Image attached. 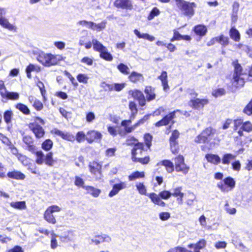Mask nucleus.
<instances>
[{"label":"nucleus","mask_w":252,"mask_h":252,"mask_svg":"<svg viewBox=\"0 0 252 252\" xmlns=\"http://www.w3.org/2000/svg\"><path fill=\"white\" fill-rule=\"evenodd\" d=\"M33 53L37 55L36 59L38 62L46 67L56 65L64 60L63 56L59 54L46 53L37 50L33 51Z\"/></svg>","instance_id":"obj_1"},{"label":"nucleus","mask_w":252,"mask_h":252,"mask_svg":"<svg viewBox=\"0 0 252 252\" xmlns=\"http://www.w3.org/2000/svg\"><path fill=\"white\" fill-rule=\"evenodd\" d=\"M207 244L206 241L202 239L195 244H190L188 247L189 249H193V251L188 250L185 248L178 246L170 249L167 252H200V250L204 249Z\"/></svg>","instance_id":"obj_2"},{"label":"nucleus","mask_w":252,"mask_h":252,"mask_svg":"<svg viewBox=\"0 0 252 252\" xmlns=\"http://www.w3.org/2000/svg\"><path fill=\"white\" fill-rule=\"evenodd\" d=\"M176 1L177 7L185 15L191 17L194 15V8L196 7L195 3L184 0H176Z\"/></svg>","instance_id":"obj_3"},{"label":"nucleus","mask_w":252,"mask_h":252,"mask_svg":"<svg viewBox=\"0 0 252 252\" xmlns=\"http://www.w3.org/2000/svg\"><path fill=\"white\" fill-rule=\"evenodd\" d=\"M34 153L35 155V161L38 165H42L45 163L48 166H52L56 162V160L53 158L52 152L48 153L46 156L41 151H35Z\"/></svg>","instance_id":"obj_4"},{"label":"nucleus","mask_w":252,"mask_h":252,"mask_svg":"<svg viewBox=\"0 0 252 252\" xmlns=\"http://www.w3.org/2000/svg\"><path fill=\"white\" fill-rule=\"evenodd\" d=\"M234 129L238 131L240 136L243 135V131L250 132L252 131V124L249 121L244 122L241 119H238L234 121Z\"/></svg>","instance_id":"obj_5"},{"label":"nucleus","mask_w":252,"mask_h":252,"mask_svg":"<svg viewBox=\"0 0 252 252\" xmlns=\"http://www.w3.org/2000/svg\"><path fill=\"white\" fill-rule=\"evenodd\" d=\"M234 67V73L232 80V85L236 87H242L244 86L245 81L243 78L241 77L242 75V68L241 66L237 62L233 63Z\"/></svg>","instance_id":"obj_6"},{"label":"nucleus","mask_w":252,"mask_h":252,"mask_svg":"<svg viewBox=\"0 0 252 252\" xmlns=\"http://www.w3.org/2000/svg\"><path fill=\"white\" fill-rule=\"evenodd\" d=\"M215 134V129L211 127H207L195 138V141L198 143L209 142L214 137Z\"/></svg>","instance_id":"obj_7"},{"label":"nucleus","mask_w":252,"mask_h":252,"mask_svg":"<svg viewBox=\"0 0 252 252\" xmlns=\"http://www.w3.org/2000/svg\"><path fill=\"white\" fill-rule=\"evenodd\" d=\"M217 186L221 191L227 192L234 188L235 181L232 178L228 177L218 183Z\"/></svg>","instance_id":"obj_8"},{"label":"nucleus","mask_w":252,"mask_h":252,"mask_svg":"<svg viewBox=\"0 0 252 252\" xmlns=\"http://www.w3.org/2000/svg\"><path fill=\"white\" fill-rule=\"evenodd\" d=\"M175 168L177 172H181L186 174L189 171V167L185 163L183 156L179 155L174 158Z\"/></svg>","instance_id":"obj_9"},{"label":"nucleus","mask_w":252,"mask_h":252,"mask_svg":"<svg viewBox=\"0 0 252 252\" xmlns=\"http://www.w3.org/2000/svg\"><path fill=\"white\" fill-rule=\"evenodd\" d=\"M150 115L145 116L142 119L140 120L136 124L131 126H128V125L131 123V121L129 120H124L122 122L121 125L125 127V131L129 133L133 131L136 127L140 126L141 124H143L146 121H147Z\"/></svg>","instance_id":"obj_10"},{"label":"nucleus","mask_w":252,"mask_h":252,"mask_svg":"<svg viewBox=\"0 0 252 252\" xmlns=\"http://www.w3.org/2000/svg\"><path fill=\"white\" fill-rule=\"evenodd\" d=\"M91 173L93 174L96 180L101 179V165L96 161L90 162L89 165Z\"/></svg>","instance_id":"obj_11"},{"label":"nucleus","mask_w":252,"mask_h":252,"mask_svg":"<svg viewBox=\"0 0 252 252\" xmlns=\"http://www.w3.org/2000/svg\"><path fill=\"white\" fill-rule=\"evenodd\" d=\"M208 103V100L207 99L196 98L191 99L189 103L190 106L195 109H201Z\"/></svg>","instance_id":"obj_12"},{"label":"nucleus","mask_w":252,"mask_h":252,"mask_svg":"<svg viewBox=\"0 0 252 252\" xmlns=\"http://www.w3.org/2000/svg\"><path fill=\"white\" fill-rule=\"evenodd\" d=\"M29 128L37 138H40L44 135L45 131L44 129L36 123H30Z\"/></svg>","instance_id":"obj_13"},{"label":"nucleus","mask_w":252,"mask_h":252,"mask_svg":"<svg viewBox=\"0 0 252 252\" xmlns=\"http://www.w3.org/2000/svg\"><path fill=\"white\" fill-rule=\"evenodd\" d=\"M129 94L135 99H137L141 106H144L146 104V99L143 93L137 90H130Z\"/></svg>","instance_id":"obj_14"},{"label":"nucleus","mask_w":252,"mask_h":252,"mask_svg":"<svg viewBox=\"0 0 252 252\" xmlns=\"http://www.w3.org/2000/svg\"><path fill=\"white\" fill-rule=\"evenodd\" d=\"M102 137V135L100 132L92 130L87 132L86 140L88 143H92L95 140H100Z\"/></svg>","instance_id":"obj_15"},{"label":"nucleus","mask_w":252,"mask_h":252,"mask_svg":"<svg viewBox=\"0 0 252 252\" xmlns=\"http://www.w3.org/2000/svg\"><path fill=\"white\" fill-rule=\"evenodd\" d=\"M115 7L127 10H131L133 6L130 0H115L114 2Z\"/></svg>","instance_id":"obj_16"},{"label":"nucleus","mask_w":252,"mask_h":252,"mask_svg":"<svg viewBox=\"0 0 252 252\" xmlns=\"http://www.w3.org/2000/svg\"><path fill=\"white\" fill-rule=\"evenodd\" d=\"M23 141L27 145V149L32 153L36 151V147L33 145L32 138L29 135H25L23 137Z\"/></svg>","instance_id":"obj_17"},{"label":"nucleus","mask_w":252,"mask_h":252,"mask_svg":"<svg viewBox=\"0 0 252 252\" xmlns=\"http://www.w3.org/2000/svg\"><path fill=\"white\" fill-rule=\"evenodd\" d=\"M126 188V184L125 182H121L119 183L116 184L113 186L112 190L109 193V197H113L117 194L119 192Z\"/></svg>","instance_id":"obj_18"},{"label":"nucleus","mask_w":252,"mask_h":252,"mask_svg":"<svg viewBox=\"0 0 252 252\" xmlns=\"http://www.w3.org/2000/svg\"><path fill=\"white\" fill-rule=\"evenodd\" d=\"M182 188L181 187H178L174 188L172 193V196L177 198L176 201L179 204H182L183 203V198L184 193L182 191Z\"/></svg>","instance_id":"obj_19"},{"label":"nucleus","mask_w":252,"mask_h":252,"mask_svg":"<svg viewBox=\"0 0 252 252\" xmlns=\"http://www.w3.org/2000/svg\"><path fill=\"white\" fill-rule=\"evenodd\" d=\"M147 196L151 199V201L155 205L161 207L165 206V203L161 200L159 194H157L155 193H150L147 194Z\"/></svg>","instance_id":"obj_20"},{"label":"nucleus","mask_w":252,"mask_h":252,"mask_svg":"<svg viewBox=\"0 0 252 252\" xmlns=\"http://www.w3.org/2000/svg\"><path fill=\"white\" fill-rule=\"evenodd\" d=\"M175 112H172L169 115L165 116L161 120L155 124V126L159 127L163 126H166L170 123L174 118Z\"/></svg>","instance_id":"obj_21"},{"label":"nucleus","mask_w":252,"mask_h":252,"mask_svg":"<svg viewBox=\"0 0 252 252\" xmlns=\"http://www.w3.org/2000/svg\"><path fill=\"white\" fill-rule=\"evenodd\" d=\"M157 166L162 165L165 167L166 171L169 173H171L174 171V166L172 162L169 160H163L158 162Z\"/></svg>","instance_id":"obj_22"},{"label":"nucleus","mask_w":252,"mask_h":252,"mask_svg":"<svg viewBox=\"0 0 252 252\" xmlns=\"http://www.w3.org/2000/svg\"><path fill=\"white\" fill-rule=\"evenodd\" d=\"M205 158L208 162L214 165H218L221 161L220 157L215 154H207L205 155Z\"/></svg>","instance_id":"obj_23"},{"label":"nucleus","mask_w":252,"mask_h":252,"mask_svg":"<svg viewBox=\"0 0 252 252\" xmlns=\"http://www.w3.org/2000/svg\"><path fill=\"white\" fill-rule=\"evenodd\" d=\"M143 149V145L142 143H138L135 145L134 147L132 150V159L133 161H136L137 159L136 156L141 154Z\"/></svg>","instance_id":"obj_24"},{"label":"nucleus","mask_w":252,"mask_h":252,"mask_svg":"<svg viewBox=\"0 0 252 252\" xmlns=\"http://www.w3.org/2000/svg\"><path fill=\"white\" fill-rule=\"evenodd\" d=\"M0 25L10 31L16 32L17 30L16 27L10 24L8 20L4 17L0 20Z\"/></svg>","instance_id":"obj_25"},{"label":"nucleus","mask_w":252,"mask_h":252,"mask_svg":"<svg viewBox=\"0 0 252 252\" xmlns=\"http://www.w3.org/2000/svg\"><path fill=\"white\" fill-rule=\"evenodd\" d=\"M41 71V67L38 65H35L33 64H30L26 68V72L27 73V77L29 78H31L32 72H39Z\"/></svg>","instance_id":"obj_26"},{"label":"nucleus","mask_w":252,"mask_h":252,"mask_svg":"<svg viewBox=\"0 0 252 252\" xmlns=\"http://www.w3.org/2000/svg\"><path fill=\"white\" fill-rule=\"evenodd\" d=\"M10 206L17 210H23L27 209V205L25 201H12L10 203Z\"/></svg>","instance_id":"obj_27"},{"label":"nucleus","mask_w":252,"mask_h":252,"mask_svg":"<svg viewBox=\"0 0 252 252\" xmlns=\"http://www.w3.org/2000/svg\"><path fill=\"white\" fill-rule=\"evenodd\" d=\"M144 92L146 94V98L148 101L155 99L156 94L155 93V89L151 86L146 87Z\"/></svg>","instance_id":"obj_28"},{"label":"nucleus","mask_w":252,"mask_h":252,"mask_svg":"<svg viewBox=\"0 0 252 252\" xmlns=\"http://www.w3.org/2000/svg\"><path fill=\"white\" fill-rule=\"evenodd\" d=\"M134 34L139 38L146 39L149 41H153L155 39V37L151 35L146 33H141L138 30H134Z\"/></svg>","instance_id":"obj_29"},{"label":"nucleus","mask_w":252,"mask_h":252,"mask_svg":"<svg viewBox=\"0 0 252 252\" xmlns=\"http://www.w3.org/2000/svg\"><path fill=\"white\" fill-rule=\"evenodd\" d=\"M84 189L87 191V193L91 194L94 197H97L101 192L100 189L92 186H86L84 187Z\"/></svg>","instance_id":"obj_30"},{"label":"nucleus","mask_w":252,"mask_h":252,"mask_svg":"<svg viewBox=\"0 0 252 252\" xmlns=\"http://www.w3.org/2000/svg\"><path fill=\"white\" fill-rule=\"evenodd\" d=\"M158 78L161 81L164 91H167L169 88L168 85L167 72L165 71H162Z\"/></svg>","instance_id":"obj_31"},{"label":"nucleus","mask_w":252,"mask_h":252,"mask_svg":"<svg viewBox=\"0 0 252 252\" xmlns=\"http://www.w3.org/2000/svg\"><path fill=\"white\" fill-rule=\"evenodd\" d=\"M193 31L197 35L203 36L206 34L207 29L204 25H198L194 27Z\"/></svg>","instance_id":"obj_32"},{"label":"nucleus","mask_w":252,"mask_h":252,"mask_svg":"<svg viewBox=\"0 0 252 252\" xmlns=\"http://www.w3.org/2000/svg\"><path fill=\"white\" fill-rule=\"evenodd\" d=\"M7 176L9 178L16 180H24L25 178V175L23 173L17 171L8 172Z\"/></svg>","instance_id":"obj_33"},{"label":"nucleus","mask_w":252,"mask_h":252,"mask_svg":"<svg viewBox=\"0 0 252 252\" xmlns=\"http://www.w3.org/2000/svg\"><path fill=\"white\" fill-rule=\"evenodd\" d=\"M130 81L136 83L138 81H143L144 77L142 74L133 71L128 77Z\"/></svg>","instance_id":"obj_34"},{"label":"nucleus","mask_w":252,"mask_h":252,"mask_svg":"<svg viewBox=\"0 0 252 252\" xmlns=\"http://www.w3.org/2000/svg\"><path fill=\"white\" fill-rule=\"evenodd\" d=\"M106 26V21H102L98 24L92 22L91 29L97 32H100L105 29Z\"/></svg>","instance_id":"obj_35"},{"label":"nucleus","mask_w":252,"mask_h":252,"mask_svg":"<svg viewBox=\"0 0 252 252\" xmlns=\"http://www.w3.org/2000/svg\"><path fill=\"white\" fill-rule=\"evenodd\" d=\"M229 35L232 39L236 42H239L241 36L239 31L235 28H232L229 31Z\"/></svg>","instance_id":"obj_36"},{"label":"nucleus","mask_w":252,"mask_h":252,"mask_svg":"<svg viewBox=\"0 0 252 252\" xmlns=\"http://www.w3.org/2000/svg\"><path fill=\"white\" fill-rule=\"evenodd\" d=\"M92 43L94 50L99 53L104 50L106 48V47L103 46L100 42L96 39H92Z\"/></svg>","instance_id":"obj_37"},{"label":"nucleus","mask_w":252,"mask_h":252,"mask_svg":"<svg viewBox=\"0 0 252 252\" xmlns=\"http://www.w3.org/2000/svg\"><path fill=\"white\" fill-rule=\"evenodd\" d=\"M44 218L49 223L52 224H55L56 223V220L53 215V213H51L47 209L44 213Z\"/></svg>","instance_id":"obj_38"},{"label":"nucleus","mask_w":252,"mask_h":252,"mask_svg":"<svg viewBox=\"0 0 252 252\" xmlns=\"http://www.w3.org/2000/svg\"><path fill=\"white\" fill-rule=\"evenodd\" d=\"M145 177L144 172L135 171L128 176V180L130 181L138 179L143 178Z\"/></svg>","instance_id":"obj_39"},{"label":"nucleus","mask_w":252,"mask_h":252,"mask_svg":"<svg viewBox=\"0 0 252 252\" xmlns=\"http://www.w3.org/2000/svg\"><path fill=\"white\" fill-rule=\"evenodd\" d=\"M2 97L11 100H18L19 98V94L16 92H9L7 91Z\"/></svg>","instance_id":"obj_40"},{"label":"nucleus","mask_w":252,"mask_h":252,"mask_svg":"<svg viewBox=\"0 0 252 252\" xmlns=\"http://www.w3.org/2000/svg\"><path fill=\"white\" fill-rule=\"evenodd\" d=\"M100 57L103 59L109 62L112 61L113 59L112 55L108 52V49L106 47L100 53Z\"/></svg>","instance_id":"obj_41"},{"label":"nucleus","mask_w":252,"mask_h":252,"mask_svg":"<svg viewBox=\"0 0 252 252\" xmlns=\"http://www.w3.org/2000/svg\"><path fill=\"white\" fill-rule=\"evenodd\" d=\"M135 186L139 194L147 196V188L143 183H137Z\"/></svg>","instance_id":"obj_42"},{"label":"nucleus","mask_w":252,"mask_h":252,"mask_svg":"<svg viewBox=\"0 0 252 252\" xmlns=\"http://www.w3.org/2000/svg\"><path fill=\"white\" fill-rule=\"evenodd\" d=\"M15 107L20 111L22 112L25 115H29L30 114V110L28 107L25 104L22 103H18L16 105Z\"/></svg>","instance_id":"obj_43"},{"label":"nucleus","mask_w":252,"mask_h":252,"mask_svg":"<svg viewBox=\"0 0 252 252\" xmlns=\"http://www.w3.org/2000/svg\"><path fill=\"white\" fill-rule=\"evenodd\" d=\"M73 232L71 231H68L64 232L63 235L61 236V239L62 241L67 242L68 241L72 240L73 238Z\"/></svg>","instance_id":"obj_44"},{"label":"nucleus","mask_w":252,"mask_h":252,"mask_svg":"<svg viewBox=\"0 0 252 252\" xmlns=\"http://www.w3.org/2000/svg\"><path fill=\"white\" fill-rule=\"evenodd\" d=\"M235 157V156L231 154H225L222 157V163L223 164L228 165L230 163V161L232 159H234Z\"/></svg>","instance_id":"obj_45"},{"label":"nucleus","mask_w":252,"mask_h":252,"mask_svg":"<svg viewBox=\"0 0 252 252\" xmlns=\"http://www.w3.org/2000/svg\"><path fill=\"white\" fill-rule=\"evenodd\" d=\"M129 108L131 111V119H134L135 115L137 113V109L136 107V105L134 102L130 101L129 103Z\"/></svg>","instance_id":"obj_46"},{"label":"nucleus","mask_w":252,"mask_h":252,"mask_svg":"<svg viewBox=\"0 0 252 252\" xmlns=\"http://www.w3.org/2000/svg\"><path fill=\"white\" fill-rule=\"evenodd\" d=\"M18 159L24 166H28L30 164V159L26 156L21 154L17 155Z\"/></svg>","instance_id":"obj_47"},{"label":"nucleus","mask_w":252,"mask_h":252,"mask_svg":"<svg viewBox=\"0 0 252 252\" xmlns=\"http://www.w3.org/2000/svg\"><path fill=\"white\" fill-rule=\"evenodd\" d=\"M76 78L79 82L83 84H87L89 79V77L87 74L82 73L79 74Z\"/></svg>","instance_id":"obj_48"},{"label":"nucleus","mask_w":252,"mask_h":252,"mask_svg":"<svg viewBox=\"0 0 252 252\" xmlns=\"http://www.w3.org/2000/svg\"><path fill=\"white\" fill-rule=\"evenodd\" d=\"M13 115V114L11 111L7 110L4 112L3 115L4 120L7 124L11 123Z\"/></svg>","instance_id":"obj_49"},{"label":"nucleus","mask_w":252,"mask_h":252,"mask_svg":"<svg viewBox=\"0 0 252 252\" xmlns=\"http://www.w3.org/2000/svg\"><path fill=\"white\" fill-rule=\"evenodd\" d=\"M117 68L119 70L124 74L127 75L129 73V68L127 65L123 63H120L118 65Z\"/></svg>","instance_id":"obj_50"},{"label":"nucleus","mask_w":252,"mask_h":252,"mask_svg":"<svg viewBox=\"0 0 252 252\" xmlns=\"http://www.w3.org/2000/svg\"><path fill=\"white\" fill-rule=\"evenodd\" d=\"M199 222L200 224L203 228H206L208 230L211 229V226L207 225L206 219L204 215H202L199 218Z\"/></svg>","instance_id":"obj_51"},{"label":"nucleus","mask_w":252,"mask_h":252,"mask_svg":"<svg viewBox=\"0 0 252 252\" xmlns=\"http://www.w3.org/2000/svg\"><path fill=\"white\" fill-rule=\"evenodd\" d=\"M53 146V142L50 139L46 140L42 144V148L45 151L50 150Z\"/></svg>","instance_id":"obj_52"},{"label":"nucleus","mask_w":252,"mask_h":252,"mask_svg":"<svg viewBox=\"0 0 252 252\" xmlns=\"http://www.w3.org/2000/svg\"><path fill=\"white\" fill-rule=\"evenodd\" d=\"M51 247L52 249H55L58 247V242L56 239L57 235L54 233L53 231L51 232Z\"/></svg>","instance_id":"obj_53"},{"label":"nucleus","mask_w":252,"mask_h":252,"mask_svg":"<svg viewBox=\"0 0 252 252\" xmlns=\"http://www.w3.org/2000/svg\"><path fill=\"white\" fill-rule=\"evenodd\" d=\"M179 136V133L177 130H174L172 133V135L170 138V144L174 145L176 143H177L176 140L178 138Z\"/></svg>","instance_id":"obj_54"},{"label":"nucleus","mask_w":252,"mask_h":252,"mask_svg":"<svg viewBox=\"0 0 252 252\" xmlns=\"http://www.w3.org/2000/svg\"><path fill=\"white\" fill-rule=\"evenodd\" d=\"M125 86L126 83H124L112 84L113 91L117 92L121 91L125 87Z\"/></svg>","instance_id":"obj_55"},{"label":"nucleus","mask_w":252,"mask_h":252,"mask_svg":"<svg viewBox=\"0 0 252 252\" xmlns=\"http://www.w3.org/2000/svg\"><path fill=\"white\" fill-rule=\"evenodd\" d=\"M159 13L160 12L158 9L157 7L154 8L148 17V20H151L155 18V17L158 15L159 14Z\"/></svg>","instance_id":"obj_56"},{"label":"nucleus","mask_w":252,"mask_h":252,"mask_svg":"<svg viewBox=\"0 0 252 252\" xmlns=\"http://www.w3.org/2000/svg\"><path fill=\"white\" fill-rule=\"evenodd\" d=\"M218 37V42L220 43L222 45L225 46L228 44L229 39L227 37H225L223 35Z\"/></svg>","instance_id":"obj_57"},{"label":"nucleus","mask_w":252,"mask_h":252,"mask_svg":"<svg viewBox=\"0 0 252 252\" xmlns=\"http://www.w3.org/2000/svg\"><path fill=\"white\" fill-rule=\"evenodd\" d=\"M161 199L167 200L172 196V193L168 190H163L159 193Z\"/></svg>","instance_id":"obj_58"},{"label":"nucleus","mask_w":252,"mask_h":252,"mask_svg":"<svg viewBox=\"0 0 252 252\" xmlns=\"http://www.w3.org/2000/svg\"><path fill=\"white\" fill-rule=\"evenodd\" d=\"M74 184L78 187H82L84 188V187H85L84 186V181L83 179L79 176L75 177Z\"/></svg>","instance_id":"obj_59"},{"label":"nucleus","mask_w":252,"mask_h":252,"mask_svg":"<svg viewBox=\"0 0 252 252\" xmlns=\"http://www.w3.org/2000/svg\"><path fill=\"white\" fill-rule=\"evenodd\" d=\"M224 209L226 213L230 215H234L236 213V209L235 208L230 207L227 202H226Z\"/></svg>","instance_id":"obj_60"},{"label":"nucleus","mask_w":252,"mask_h":252,"mask_svg":"<svg viewBox=\"0 0 252 252\" xmlns=\"http://www.w3.org/2000/svg\"><path fill=\"white\" fill-rule=\"evenodd\" d=\"M189 198L186 201V203L189 206H191L193 205L194 200L195 199V195L192 193H189L188 195Z\"/></svg>","instance_id":"obj_61"},{"label":"nucleus","mask_w":252,"mask_h":252,"mask_svg":"<svg viewBox=\"0 0 252 252\" xmlns=\"http://www.w3.org/2000/svg\"><path fill=\"white\" fill-rule=\"evenodd\" d=\"M86 138V135L83 131L77 132L76 136V139L78 142H81Z\"/></svg>","instance_id":"obj_62"},{"label":"nucleus","mask_w":252,"mask_h":252,"mask_svg":"<svg viewBox=\"0 0 252 252\" xmlns=\"http://www.w3.org/2000/svg\"><path fill=\"white\" fill-rule=\"evenodd\" d=\"M62 138L69 141H73L75 140L74 136L72 134L67 132H63Z\"/></svg>","instance_id":"obj_63"},{"label":"nucleus","mask_w":252,"mask_h":252,"mask_svg":"<svg viewBox=\"0 0 252 252\" xmlns=\"http://www.w3.org/2000/svg\"><path fill=\"white\" fill-rule=\"evenodd\" d=\"M244 112L248 115L252 114V99L244 108Z\"/></svg>","instance_id":"obj_64"}]
</instances>
